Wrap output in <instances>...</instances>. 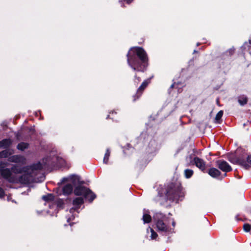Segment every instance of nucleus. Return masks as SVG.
<instances>
[{
    "label": "nucleus",
    "instance_id": "3",
    "mask_svg": "<svg viewBox=\"0 0 251 251\" xmlns=\"http://www.w3.org/2000/svg\"><path fill=\"white\" fill-rule=\"evenodd\" d=\"M134 51L139 57L140 61L135 55H130L129 52L127 54L128 65L134 70L138 72H144L148 66V57L145 51L141 48H133Z\"/></svg>",
    "mask_w": 251,
    "mask_h": 251
},
{
    "label": "nucleus",
    "instance_id": "22",
    "mask_svg": "<svg viewBox=\"0 0 251 251\" xmlns=\"http://www.w3.org/2000/svg\"><path fill=\"white\" fill-rule=\"evenodd\" d=\"M243 228L245 231L249 232L251 229V226L248 224H246L244 225Z\"/></svg>",
    "mask_w": 251,
    "mask_h": 251
},
{
    "label": "nucleus",
    "instance_id": "24",
    "mask_svg": "<svg viewBox=\"0 0 251 251\" xmlns=\"http://www.w3.org/2000/svg\"><path fill=\"white\" fill-rule=\"evenodd\" d=\"M150 229L151 233V238L152 239H155L157 237V234L152 228H151Z\"/></svg>",
    "mask_w": 251,
    "mask_h": 251
},
{
    "label": "nucleus",
    "instance_id": "6",
    "mask_svg": "<svg viewBox=\"0 0 251 251\" xmlns=\"http://www.w3.org/2000/svg\"><path fill=\"white\" fill-rule=\"evenodd\" d=\"M74 194L76 196H83L85 198H89V195H91V200H94L96 195L90 190L83 186H78L75 188Z\"/></svg>",
    "mask_w": 251,
    "mask_h": 251
},
{
    "label": "nucleus",
    "instance_id": "12",
    "mask_svg": "<svg viewBox=\"0 0 251 251\" xmlns=\"http://www.w3.org/2000/svg\"><path fill=\"white\" fill-rule=\"evenodd\" d=\"M13 153V151L10 149L3 150L0 152V158H9Z\"/></svg>",
    "mask_w": 251,
    "mask_h": 251
},
{
    "label": "nucleus",
    "instance_id": "2",
    "mask_svg": "<svg viewBox=\"0 0 251 251\" xmlns=\"http://www.w3.org/2000/svg\"><path fill=\"white\" fill-rule=\"evenodd\" d=\"M184 196V193L182 188L179 186H175L174 184H171L168 186L166 188L162 187L158 188V195L155 198L154 201L163 204L168 200L171 201H178L181 200Z\"/></svg>",
    "mask_w": 251,
    "mask_h": 251
},
{
    "label": "nucleus",
    "instance_id": "25",
    "mask_svg": "<svg viewBox=\"0 0 251 251\" xmlns=\"http://www.w3.org/2000/svg\"><path fill=\"white\" fill-rule=\"evenodd\" d=\"M4 195V191L3 189L1 188H0V198H1Z\"/></svg>",
    "mask_w": 251,
    "mask_h": 251
},
{
    "label": "nucleus",
    "instance_id": "29",
    "mask_svg": "<svg viewBox=\"0 0 251 251\" xmlns=\"http://www.w3.org/2000/svg\"><path fill=\"white\" fill-rule=\"evenodd\" d=\"M138 79V81H140V80L139 78H138V79Z\"/></svg>",
    "mask_w": 251,
    "mask_h": 251
},
{
    "label": "nucleus",
    "instance_id": "7",
    "mask_svg": "<svg viewBox=\"0 0 251 251\" xmlns=\"http://www.w3.org/2000/svg\"><path fill=\"white\" fill-rule=\"evenodd\" d=\"M216 166L223 172H228L232 170L231 167L228 163L223 160H219L216 161Z\"/></svg>",
    "mask_w": 251,
    "mask_h": 251
},
{
    "label": "nucleus",
    "instance_id": "27",
    "mask_svg": "<svg viewBox=\"0 0 251 251\" xmlns=\"http://www.w3.org/2000/svg\"><path fill=\"white\" fill-rule=\"evenodd\" d=\"M172 225H173V226H175V222H173L172 223Z\"/></svg>",
    "mask_w": 251,
    "mask_h": 251
},
{
    "label": "nucleus",
    "instance_id": "16",
    "mask_svg": "<svg viewBox=\"0 0 251 251\" xmlns=\"http://www.w3.org/2000/svg\"><path fill=\"white\" fill-rule=\"evenodd\" d=\"M28 147V144L26 143L21 142L18 144L17 148L18 150L21 151H24L25 149H27Z\"/></svg>",
    "mask_w": 251,
    "mask_h": 251
},
{
    "label": "nucleus",
    "instance_id": "28",
    "mask_svg": "<svg viewBox=\"0 0 251 251\" xmlns=\"http://www.w3.org/2000/svg\"><path fill=\"white\" fill-rule=\"evenodd\" d=\"M71 177L72 178H73L74 177H75V176H72Z\"/></svg>",
    "mask_w": 251,
    "mask_h": 251
},
{
    "label": "nucleus",
    "instance_id": "17",
    "mask_svg": "<svg viewBox=\"0 0 251 251\" xmlns=\"http://www.w3.org/2000/svg\"><path fill=\"white\" fill-rule=\"evenodd\" d=\"M143 220L144 223H149L151 222V217L148 213H144L143 216Z\"/></svg>",
    "mask_w": 251,
    "mask_h": 251
},
{
    "label": "nucleus",
    "instance_id": "10",
    "mask_svg": "<svg viewBox=\"0 0 251 251\" xmlns=\"http://www.w3.org/2000/svg\"><path fill=\"white\" fill-rule=\"evenodd\" d=\"M194 163L196 166L200 169L203 171L205 169V163L203 160L198 157H195L194 159Z\"/></svg>",
    "mask_w": 251,
    "mask_h": 251
},
{
    "label": "nucleus",
    "instance_id": "11",
    "mask_svg": "<svg viewBox=\"0 0 251 251\" xmlns=\"http://www.w3.org/2000/svg\"><path fill=\"white\" fill-rule=\"evenodd\" d=\"M73 190V185L71 184H67L64 185L62 188V191L64 195H68L70 194Z\"/></svg>",
    "mask_w": 251,
    "mask_h": 251
},
{
    "label": "nucleus",
    "instance_id": "14",
    "mask_svg": "<svg viewBox=\"0 0 251 251\" xmlns=\"http://www.w3.org/2000/svg\"><path fill=\"white\" fill-rule=\"evenodd\" d=\"M11 144V141L9 139H6L0 142V148H6Z\"/></svg>",
    "mask_w": 251,
    "mask_h": 251
},
{
    "label": "nucleus",
    "instance_id": "21",
    "mask_svg": "<svg viewBox=\"0 0 251 251\" xmlns=\"http://www.w3.org/2000/svg\"><path fill=\"white\" fill-rule=\"evenodd\" d=\"M184 174L186 178H190L192 176L193 174V171L191 169H186L184 171Z\"/></svg>",
    "mask_w": 251,
    "mask_h": 251
},
{
    "label": "nucleus",
    "instance_id": "8",
    "mask_svg": "<svg viewBox=\"0 0 251 251\" xmlns=\"http://www.w3.org/2000/svg\"><path fill=\"white\" fill-rule=\"evenodd\" d=\"M83 202L84 201L82 198L78 197L75 199L73 201L74 206L70 209V213H73L75 211L78 212V210Z\"/></svg>",
    "mask_w": 251,
    "mask_h": 251
},
{
    "label": "nucleus",
    "instance_id": "1",
    "mask_svg": "<svg viewBox=\"0 0 251 251\" xmlns=\"http://www.w3.org/2000/svg\"><path fill=\"white\" fill-rule=\"evenodd\" d=\"M42 168L43 166L40 162L24 167L14 165L10 169L0 168V173L1 176L10 183L28 184L36 182V176Z\"/></svg>",
    "mask_w": 251,
    "mask_h": 251
},
{
    "label": "nucleus",
    "instance_id": "23",
    "mask_svg": "<svg viewBox=\"0 0 251 251\" xmlns=\"http://www.w3.org/2000/svg\"><path fill=\"white\" fill-rule=\"evenodd\" d=\"M223 115V111L222 110L220 111L216 115L215 120L217 121H219Z\"/></svg>",
    "mask_w": 251,
    "mask_h": 251
},
{
    "label": "nucleus",
    "instance_id": "5",
    "mask_svg": "<svg viewBox=\"0 0 251 251\" xmlns=\"http://www.w3.org/2000/svg\"><path fill=\"white\" fill-rule=\"evenodd\" d=\"M229 160L231 162L234 164H238L243 167L246 169H248L251 165V155L247 157L246 155L242 157H230Z\"/></svg>",
    "mask_w": 251,
    "mask_h": 251
},
{
    "label": "nucleus",
    "instance_id": "9",
    "mask_svg": "<svg viewBox=\"0 0 251 251\" xmlns=\"http://www.w3.org/2000/svg\"><path fill=\"white\" fill-rule=\"evenodd\" d=\"M8 160L11 162L20 163L21 164H25L26 163L25 158L21 155H14L10 156L8 158Z\"/></svg>",
    "mask_w": 251,
    "mask_h": 251
},
{
    "label": "nucleus",
    "instance_id": "15",
    "mask_svg": "<svg viewBox=\"0 0 251 251\" xmlns=\"http://www.w3.org/2000/svg\"><path fill=\"white\" fill-rule=\"evenodd\" d=\"M148 84V82L147 81H144L141 84V85L139 87L137 91V94L139 95H141L142 92L146 88Z\"/></svg>",
    "mask_w": 251,
    "mask_h": 251
},
{
    "label": "nucleus",
    "instance_id": "19",
    "mask_svg": "<svg viewBox=\"0 0 251 251\" xmlns=\"http://www.w3.org/2000/svg\"><path fill=\"white\" fill-rule=\"evenodd\" d=\"M110 150L107 149L106 150V152L105 153L104 158H103V162L105 164H107L108 162L109 157L110 156Z\"/></svg>",
    "mask_w": 251,
    "mask_h": 251
},
{
    "label": "nucleus",
    "instance_id": "26",
    "mask_svg": "<svg viewBox=\"0 0 251 251\" xmlns=\"http://www.w3.org/2000/svg\"><path fill=\"white\" fill-rule=\"evenodd\" d=\"M86 199H88L90 201H92L93 200H91V195H89V198H85Z\"/></svg>",
    "mask_w": 251,
    "mask_h": 251
},
{
    "label": "nucleus",
    "instance_id": "13",
    "mask_svg": "<svg viewBox=\"0 0 251 251\" xmlns=\"http://www.w3.org/2000/svg\"><path fill=\"white\" fill-rule=\"evenodd\" d=\"M208 174L213 177H217L221 175V172L217 169L212 168L209 170Z\"/></svg>",
    "mask_w": 251,
    "mask_h": 251
},
{
    "label": "nucleus",
    "instance_id": "4",
    "mask_svg": "<svg viewBox=\"0 0 251 251\" xmlns=\"http://www.w3.org/2000/svg\"><path fill=\"white\" fill-rule=\"evenodd\" d=\"M153 218L156 222V226L158 231L166 234L173 232V229L171 228L168 225V219L165 215L161 213H157Z\"/></svg>",
    "mask_w": 251,
    "mask_h": 251
},
{
    "label": "nucleus",
    "instance_id": "18",
    "mask_svg": "<svg viewBox=\"0 0 251 251\" xmlns=\"http://www.w3.org/2000/svg\"><path fill=\"white\" fill-rule=\"evenodd\" d=\"M43 200L46 201H52L54 199V196L52 194H48L42 197Z\"/></svg>",
    "mask_w": 251,
    "mask_h": 251
},
{
    "label": "nucleus",
    "instance_id": "20",
    "mask_svg": "<svg viewBox=\"0 0 251 251\" xmlns=\"http://www.w3.org/2000/svg\"><path fill=\"white\" fill-rule=\"evenodd\" d=\"M238 101L241 105H244L247 102V98L244 96L240 97L238 99Z\"/></svg>",
    "mask_w": 251,
    "mask_h": 251
}]
</instances>
